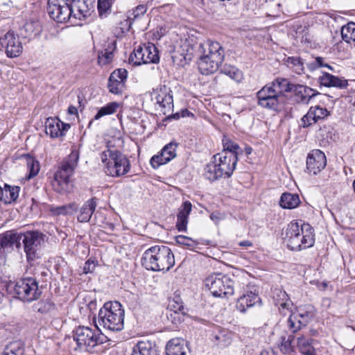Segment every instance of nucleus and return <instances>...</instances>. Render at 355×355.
Instances as JSON below:
<instances>
[{
    "mask_svg": "<svg viewBox=\"0 0 355 355\" xmlns=\"http://www.w3.org/2000/svg\"><path fill=\"white\" fill-rule=\"evenodd\" d=\"M198 54L200 72L203 75H209L219 69L224 60L225 50L219 42L207 40L199 44Z\"/></svg>",
    "mask_w": 355,
    "mask_h": 355,
    "instance_id": "f257e3e1",
    "label": "nucleus"
},
{
    "mask_svg": "<svg viewBox=\"0 0 355 355\" xmlns=\"http://www.w3.org/2000/svg\"><path fill=\"white\" fill-rule=\"evenodd\" d=\"M284 239L291 250L309 248L315 242L313 230L308 223L292 221L286 227Z\"/></svg>",
    "mask_w": 355,
    "mask_h": 355,
    "instance_id": "f03ea898",
    "label": "nucleus"
},
{
    "mask_svg": "<svg viewBox=\"0 0 355 355\" xmlns=\"http://www.w3.org/2000/svg\"><path fill=\"white\" fill-rule=\"evenodd\" d=\"M141 264L148 270L166 272L175 265V257L168 246L154 245L144 252Z\"/></svg>",
    "mask_w": 355,
    "mask_h": 355,
    "instance_id": "7ed1b4c3",
    "label": "nucleus"
},
{
    "mask_svg": "<svg viewBox=\"0 0 355 355\" xmlns=\"http://www.w3.org/2000/svg\"><path fill=\"white\" fill-rule=\"evenodd\" d=\"M238 162L235 155L228 153H217L205 168V176L211 182L220 178H228L232 176Z\"/></svg>",
    "mask_w": 355,
    "mask_h": 355,
    "instance_id": "20e7f679",
    "label": "nucleus"
},
{
    "mask_svg": "<svg viewBox=\"0 0 355 355\" xmlns=\"http://www.w3.org/2000/svg\"><path fill=\"white\" fill-rule=\"evenodd\" d=\"M101 162L105 167V173L112 177H121L130 170V163L128 157L119 150L107 145V149L101 154Z\"/></svg>",
    "mask_w": 355,
    "mask_h": 355,
    "instance_id": "39448f33",
    "label": "nucleus"
},
{
    "mask_svg": "<svg viewBox=\"0 0 355 355\" xmlns=\"http://www.w3.org/2000/svg\"><path fill=\"white\" fill-rule=\"evenodd\" d=\"M98 323L103 328L119 331L124 327V310L119 302H105L98 312Z\"/></svg>",
    "mask_w": 355,
    "mask_h": 355,
    "instance_id": "423d86ee",
    "label": "nucleus"
},
{
    "mask_svg": "<svg viewBox=\"0 0 355 355\" xmlns=\"http://www.w3.org/2000/svg\"><path fill=\"white\" fill-rule=\"evenodd\" d=\"M6 291L12 297L26 302L37 300L41 294L38 290V283L33 277H26L16 282H10L6 285Z\"/></svg>",
    "mask_w": 355,
    "mask_h": 355,
    "instance_id": "0eeeda50",
    "label": "nucleus"
},
{
    "mask_svg": "<svg viewBox=\"0 0 355 355\" xmlns=\"http://www.w3.org/2000/svg\"><path fill=\"white\" fill-rule=\"evenodd\" d=\"M78 159V153L73 150L61 163L52 182V186L56 192L64 193L69 191V180L77 166Z\"/></svg>",
    "mask_w": 355,
    "mask_h": 355,
    "instance_id": "6e6552de",
    "label": "nucleus"
},
{
    "mask_svg": "<svg viewBox=\"0 0 355 355\" xmlns=\"http://www.w3.org/2000/svg\"><path fill=\"white\" fill-rule=\"evenodd\" d=\"M239 278L231 279L221 273H214L205 279V286L215 297H228L234 293L236 281Z\"/></svg>",
    "mask_w": 355,
    "mask_h": 355,
    "instance_id": "1a4fd4ad",
    "label": "nucleus"
},
{
    "mask_svg": "<svg viewBox=\"0 0 355 355\" xmlns=\"http://www.w3.org/2000/svg\"><path fill=\"white\" fill-rule=\"evenodd\" d=\"M246 282L245 278H241L236 281L235 287V290L240 294L236 302V309L241 313H245L248 309L261 303L257 287L247 284Z\"/></svg>",
    "mask_w": 355,
    "mask_h": 355,
    "instance_id": "9d476101",
    "label": "nucleus"
},
{
    "mask_svg": "<svg viewBox=\"0 0 355 355\" xmlns=\"http://www.w3.org/2000/svg\"><path fill=\"white\" fill-rule=\"evenodd\" d=\"M73 338L80 349L85 348L87 350L103 344L105 340V336L101 333L97 327L93 329L79 326L73 331Z\"/></svg>",
    "mask_w": 355,
    "mask_h": 355,
    "instance_id": "9b49d317",
    "label": "nucleus"
},
{
    "mask_svg": "<svg viewBox=\"0 0 355 355\" xmlns=\"http://www.w3.org/2000/svg\"><path fill=\"white\" fill-rule=\"evenodd\" d=\"M44 243L43 234L37 231L22 233L21 245L28 262L40 257L39 252Z\"/></svg>",
    "mask_w": 355,
    "mask_h": 355,
    "instance_id": "f8f14e48",
    "label": "nucleus"
},
{
    "mask_svg": "<svg viewBox=\"0 0 355 355\" xmlns=\"http://www.w3.org/2000/svg\"><path fill=\"white\" fill-rule=\"evenodd\" d=\"M257 104L265 109L277 111L280 108L282 99L267 85L257 93Z\"/></svg>",
    "mask_w": 355,
    "mask_h": 355,
    "instance_id": "ddd939ff",
    "label": "nucleus"
},
{
    "mask_svg": "<svg viewBox=\"0 0 355 355\" xmlns=\"http://www.w3.org/2000/svg\"><path fill=\"white\" fill-rule=\"evenodd\" d=\"M170 87L161 85L153 89L154 98L157 104L160 107V110L164 115L170 116L173 109V98Z\"/></svg>",
    "mask_w": 355,
    "mask_h": 355,
    "instance_id": "4468645a",
    "label": "nucleus"
},
{
    "mask_svg": "<svg viewBox=\"0 0 355 355\" xmlns=\"http://www.w3.org/2000/svg\"><path fill=\"white\" fill-rule=\"evenodd\" d=\"M178 143L171 141L164 146L161 151L150 160L152 167L155 169L171 161L177 156Z\"/></svg>",
    "mask_w": 355,
    "mask_h": 355,
    "instance_id": "2eb2a0df",
    "label": "nucleus"
},
{
    "mask_svg": "<svg viewBox=\"0 0 355 355\" xmlns=\"http://www.w3.org/2000/svg\"><path fill=\"white\" fill-rule=\"evenodd\" d=\"M1 44L8 58H17L22 53L23 47L19 37L12 31H8L1 39Z\"/></svg>",
    "mask_w": 355,
    "mask_h": 355,
    "instance_id": "dca6fc26",
    "label": "nucleus"
},
{
    "mask_svg": "<svg viewBox=\"0 0 355 355\" xmlns=\"http://www.w3.org/2000/svg\"><path fill=\"white\" fill-rule=\"evenodd\" d=\"M327 165V159L324 153L320 150H313L306 158V170L310 174L316 175Z\"/></svg>",
    "mask_w": 355,
    "mask_h": 355,
    "instance_id": "f3484780",
    "label": "nucleus"
},
{
    "mask_svg": "<svg viewBox=\"0 0 355 355\" xmlns=\"http://www.w3.org/2000/svg\"><path fill=\"white\" fill-rule=\"evenodd\" d=\"M47 12L51 19L58 21V23H63L71 21V23L73 18V12L72 5L69 6H60L55 4L47 7Z\"/></svg>",
    "mask_w": 355,
    "mask_h": 355,
    "instance_id": "a211bd4d",
    "label": "nucleus"
},
{
    "mask_svg": "<svg viewBox=\"0 0 355 355\" xmlns=\"http://www.w3.org/2000/svg\"><path fill=\"white\" fill-rule=\"evenodd\" d=\"M329 112L320 105L311 106L308 112L301 119V126L307 128L318 121L325 119Z\"/></svg>",
    "mask_w": 355,
    "mask_h": 355,
    "instance_id": "6ab92c4d",
    "label": "nucleus"
},
{
    "mask_svg": "<svg viewBox=\"0 0 355 355\" xmlns=\"http://www.w3.org/2000/svg\"><path fill=\"white\" fill-rule=\"evenodd\" d=\"M69 128V124L63 123L58 118H48L45 122L46 133L51 138L64 136Z\"/></svg>",
    "mask_w": 355,
    "mask_h": 355,
    "instance_id": "aec40b11",
    "label": "nucleus"
},
{
    "mask_svg": "<svg viewBox=\"0 0 355 355\" xmlns=\"http://www.w3.org/2000/svg\"><path fill=\"white\" fill-rule=\"evenodd\" d=\"M21 232L15 231H7L0 234V239L3 243L6 252L12 251L15 248L20 250L21 248Z\"/></svg>",
    "mask_w": 355,
    "mask_h": 355,
    "instance_id": "412c9836",
    "label": "nucleus"
},
{
    "mask_svg": "<svg viewBox=\"0 0 355 355\" xmlns=\"http://www.w3.org/2000/svg\"><path fill=\"white\" fill-rule=\"evenodd\" d=\"M294 93L295 101L298 103L307 105L311 98L320 94V93L304 85L293 84L292 91Z\"/></svg>",
    "mask_w": 355,
    "mask_h": 355,
    "instance_id": "4be33fe9",
    "label": "nucleus"
},
{
    "mask_svg": "<svg viewBox=\"0 0 355 355\" xmlns=\"http://www.w3.org/2000/svg\"><path fill=\"white\" fill-rule=\"evenodd\" d=\"M93 7L91 1L74 0L72 3L74 19L82 20L89 16Z\"/></svg>",
    "mask_w": 355,
    "mask_h": 355,
    "instance_id": "5701e85b",
    "label": "nucleus"
},
{
    "mask_svg": "<svg viewBox=\"0 0 355 355\" xmlns=\"http://www.w3.org/2000/svg\"><path fill=\"white\" fill-rule=\"evenodd\" d=\"M192 205L189 201H185L178 209L177 214L176 228L179 232H186L189 216L191 211Z\"/></svg>",
    "mask_w": 355,
    "mask_h": 355,
    "instance_id": "b1692460",
    "label": "nucleus"
},
{
    "mask_svg": "<svg viewBox=\"0 0 355 355\" xmlns=\"http://www.w3.org/2000/svg\"><path fill=\"white\" fill-rule=\"evenodd\" d=\"M268 86L280 98L282 99L285 96L286 93L292 91L293 84L284 78L278 77L271 83L267 84Z\"/></svg>",
    "mask_w": 355,
    "mask_h": 355,
    "instance_id": "393cba45",
    "label": "nucleus"
},
{
    "mask_svg": "<svg viewBox=\"0 0 355 355\" xmlns=\"http://www.w3.org/2000/svg\"><path fill=\"white\" fill-rule=\"evenodd\" d=\"M318 81L322 86L327 87L345 89L348 85L347 80L335 76L327 72L322 73V74L319 77Z\"/></svg>",
    "mask_w": 355,
    "mask_h": 355,
    "instance_id": "a878e982",
    "label": "nucleus"
},
{
    "mask_svg": "<svg viewBox=\"0 0 355 355\" xmlns=\"http://www.w3.org/2000/svg\"><path fill=\"white\" fill-rule=\"evenodd\" d=\"M131 355H159V354L154 343L150 340H141L133 347Z\"/></svg>",
    "mask_w": 355,
    "mask_h": 355,
    "instance_id": "bb28decb",
    "label": "nucleus"
},
{
    "mask_svg": "<svg viewBox=\"0 0 355 355\" xmlns=\"http://www.w3.org/2000/svg\"><path fill=\"white\" fill-rule=\"evenodd\" d=\"M97 206L96 198L89 199L80 208L77 220L80 223H87L92 218Z\"/></svg>",
    "mask_w": 355,
    "mask_h": 355,
    "instance_id": "cd10ccee",
    "label": "nucleus"
},
{
    "mask_svg": "<svg viewBox=\"0 0 355 355\" xmlns=\"http://www.w3.org/2000/svg\"><path fill=\"white\" fill-rule=\"evenodd\" d=\"M187 350L184 340L178 338L171 339L166 346V355H187Z\"/></svg>",
    "mask_w": 355,
    "mask_h": 355,
    "instance_id": "c85d7f7f",
    "label": "nucleus"
},
{
    "mask_svg": "<svg viewBox=\"0 0 355 355\" xmlns=\"http://www.w3.org/2000/svg\"><path fill=\"white\" fill-rule=\"evenodd\" d=\"M272 297L277 306H279L283 309H289L293 305L288 294L282 288H275L272 291Z\"/></svg>",
    "mask_w": 355,
    "mask_h": 355,
    "instance_id": "c756f323",
    "label": "nucleus"
},
{
    "mask_svg": "<svg viewBox=\"0 0 355 355\" xmlns=\"http://www.w3.org/2000/svg\"><path fill=\"white\" fill-rule=\"evenodd\" d=\"M20 190L21 188L19 187L5 184L3 188H2L3 195L1 201L5 204H11L15 202L19 197Z\"/></svg>",
    "mask_w": 355,
    "mask_h": 355,
    "instance_id": "7c9ffc66",
    "label": "nucleus"
},
{
    "mask_svg": "<svg viewBox=\"0 0 355 355\" xmlns=\"http://www.w3.org/2000/svg\"><path fill=\"white\" fill-rule=\"evenodd\" d=\"M78 209V206L74 202L62 206L51 205L49 207V211L53 216L71 215L76 212Z\"/></svg>",
    "mask_w": 355,
    "mask_h": 355,
    "instance_id": "2f4dec72",
    "label": "nucleus"
},
{
    "mask_svg": "<svg viewBox=\"0 0 355 355\" xmlns=\"http://www.w3.org/2000/svg\"><path fill=\"white\" fill-rule=\"evenodd\" d=\"M300 204V197L296 193H284L279 200V205L284 209H294Z\"/></svg>",
    "mask_w": 355,
    "mask_h": 355,
    "instance_id": "473e14b6",
    "label": "nucleus"
},
{
    "mask_svg": "<svg viewBox=\"0 0 355 355\" xmlns=\"http://www.w3.org/2000/svg\"><path fill=\"white\" fill-rule=\"evenodd\" d=\"M159 60L157 47L153 44L144 46V64L157 63Z\"/></svg>",
    "mask_w": 355,
    "mask_h": 355,
    "instance_id": "72a5a7b5",
    "label": "nucleus"
},
{
    "mask_svg": "<svg viewBox=\"0 0 355 355\" xmlns=\"http://www.w3.org/2000/svg\"><path fill=\"white\" fill-rule=\"evenodd\" d=\"M116 46L114 43L108 46L103 51L98 53V63L100 65H106L110 63L114 58V51Z\"/></svg>",
    "mask_w": 355,
    "mask_h": 355,
    "instance_id": "f704fd0d",
    "label": "nucleus"
},
{
    "mask_svg": "<svg viewBox=\"0 0 355 355\" xmlns=\"http://www.w3.org/2000/svg\"><path fill=\"white\" fill-rule=\"evenodd\" d=\"M293 314L295 317H297L300 323L302 324L303 327L306 326L314 317L313 307L311 306H308L306 308H300L297 311Z\"/></svg>",
    "mask_w": 355,
    "mask_h": 355,
    "instance_id": "c9c22d12",
    "label": "nucleus"
},
{
    "mask_svg": "<svg viewBox=\"0 0 355 355\" xmlns=\"http://www.w3.org/2000/svg\"><path fill=\"white\" fill-rule=\"evenodd\" d=\"M312 341L313 339H307L304 336L297 338V347L303 355H316Z\"/></svg>",
    "mask_w": 355,
    "mask_h": 355,
    "instance_id": "e433bc0d",
    "label": "nucleus"
},
{
    "mask_svg": "<svg viewBox=\"0 0 355 355\" xmlns=\"http://www.w3.org/2000/svg\"><path fill=\"white\" fill-rule=\"evenodd\" d=\"M220 73L228 76L236 83H241L243 80L242 71L234 66L225 64L220 69Z\"/></svg>",
    "mask_w": 355,
    "mask_h": 355,
    "instance_id": "4c0bfd02",
    "label": "nucleus"
},
{
    "mask_svg": "<svg viewBox=\"0 0 355 355\" xmlns=\"http://www.w3.org/2000/svg\"><path fill=\"white\" fill-rule=\"evenodd\" d=\"M342 39L348 44L355 43V23L349 22L341 28Z\"/></svg>",
    "mask_w": 355,
    "mask_h": 355,
    "instance_id": "58836bf2",
    "label": "nucleus"
},
{
    "mask_svg": "<svg viewBox=\"0 0 355 355\" xmlns=\"http://www.w3.org/2000/svg\"><path fill=\"white\" fill-rule=\"evenodd\" d=\"M223 150L220 153H231L238 157V155L241 154L243 152L242 149L236 143L234 142L227 137H224L223 139Z\"/></svg>",
    "mask_w": 355,
    "mask_h": 355,
    "instance_id": "ea45409f",
    "label": "nucleus"
},
{
    "mask_svg": "<svg viewBox=\"0 0 355 355\" xmlns=\"http://www.w3.org/2000/svg\"><path fill=\"white\" fill-rule=\"evenodd\" d=\"M24 347L19 341H15L8 344L4 349L2 355H24Z\"/></svg>",
    "mask_w": 355,
    "mask_h": 355,
    "instance_id": "a19ab883",
    "label": "nucleus"
},
{
    "mask_svg": "<svg viewBox=\"0 0 355 355\" xmlns=\"http://www.w3.org/2000/svg\"><path fill=\"white\" fill-rule=\"evenodd\" d=\"M119 107V104L116 102L109 103L98 110L94 119L98 120L104 116L112 114L116 112Z\"/></svg>",
    "mask_w": 355,
    "mask_h": 355,
    "instance_id": "79ce46f5",
    "label": "nucleus"
},
{
    "mask_svg": "<svg viewBox=\"0 0 355 355\" xmlns=\"http://www.w3.org/2000/svg\"><path fill=\"white\" fill-rule=\"evenodd\" d=\"M24 30L26 33L25 37H35L42 31L40 23L33 21L26 22L24 26Z\"/></svg>",
    "mask_w": 355,
    "mask_h": 355,
    "instance_id": "37998d69",
    "label": "nucleus"
},
{
    "mask_svg": "<svg viewBox=\"0 0 355 355\" xmlns=\"http://www.w3.org/2000/svg\"><path fill=\"white\" fill-rule=\"evenodd\" d=\"M168 309L175 313H180L184 315L186 313L183 302L179 295H175L172 300H169Z\"/></svg>",
    "mask_w": 355,
    "mask_h": 355,
    "instance_id": "c03bdc74",
    "label": "nucleus"
},
{
    "mask_svg": "<svg viewBox=\"0 0 355 355\" xmlns=\"http://www.w3.org/2000/svg\"><path fill=\"white\" fill-rule=\"evenodd\" d=\"M286 63L296 73L302 74L304 73V62L301 58L288 57L286 60Z\"/></svg>",
    "mask_w": 355,
    "mask_h": 355,
    "instance_id": "a18cd8bd",
    "label": "nucleus"
},
{
    "mask_svg": "<svg viewBox=\"0 0 355 355\" xmlns=\"http://www.w3.org/2000/svg\"><path fill=\"white\" fill-rule=\"evenodd\" d=\"M26 164L28 170V178L31 179L37 175L40 171V164L33 157L30 155H26Z\"/></svg>",
    "mask_w": 355,
    "mask_h": 355,
    "instance_id": "49530a36",
    "label": "nucleus"
},
{
    "mask_svg": "<svg viewBox=\"0 0 355 355\" xmlns=\"http://www.w3.org/2000/svg\"><path fill=\"white\" fill-rule=\"evenodd\" d=\"M294 339L293 335H289L286 336L281 337V343L279 345V349L284 354H290L293 352V347L292 342Z\"/></svg>",
    "mask_w": 355,
    "mask_h": 355,
    "instance_id": "de8ad7c7",
    "label": "nucleus"
},
{
    "mask_svg": "<svg viewBox=\"0 0 355 355\" xmlns=\"http://www.w3.org/2000/svg\"><path fill=\"white\" fill-rule=\"evenodd\" d=\"M216 344L220 347H225L232 343L230 334L227 331H220L214 336Z\"/></svg>",
    "mask_w": 355,
    "mask_h": 355,
    "instance_id": "09e8293b",
    "label": "nucleus"
},
{
    "mask_svg": "<svg viewBox=\"0 0 355 355\" xmlns=\"http://www.w3.org/2000/svg\"><path fill=\"white\" fill-rule=\"evenodd\" d=\"M125 87V83L121 80H117L116 79H112V76H110L108 88L111 93L114 94H121Z\"/></svg>",
    "mask_w": 355,
    "mask_h": 355,
    "instance_id": "8fccbe9b",
    "label": "nucleus"
},
{
    "mask_svg": "<svg viewBox=\"0 0 355 355\" xmlns=\"http://www.w3.org/2000/svg\"><path fill=\"white\" fill-rule=\"evenodd\" d=\"M129 60L135 65L144 64V46H139L130 55Z\"/></svg>",
    "mask_w": 355,
    "mask_h": 355,
    "instance_id": "3c124183",
    "label": "nucleus"
},
{
    "mask_svg": "<svg viewBox=\"0 0 355 355\" xmlns=\"http://www.w3.org/2000/svg\"><path fill=\"white\" fill-rule=\"evenodd\" d=\"M175 240L179 245L185 246L189 249H193L198 244L197 241L191 238L183 235L176 236Z\"/></svg>",
    "mask_w": 355,
    "mask_h": 355,
    "instance_id": "603ef678",
    "label": "nucleus"
},
{
    "mask_svg": "<svg viewBox=\"0 0 355 355\" xmlns=\"http://www.w3.org/2000/svg\"><path fill=\"white\" fill-rule=\"evenodd\" d=\"M147 11V7L144 4L137 6L135 9L130 12L128 16L129 26L132 24V20H135L138 17L144 15Z\"/></svg>",
    "mask_w": 355,
    "mask_h": 355,
    "instance_id": "864d4df0",
    "label": "nucleus"
},
{
    "mask_svg": "<svg viewBox=\"0 0 355 355\" xmlns=\"http://www.w3.org/2000/svg\"><path fill=\"white\" fill-rule=\"evenodd\" d=\"M34 307L37 311L44 313L53 309L54 304L49 300H41L35 304Z\"/></svg>",
    "mask_w": 355,
    "mask_h": 355,
    "instance_id": "5fc2aeb1",
    "label": "nucleus"
},
{
    "mask_svg": "<svg viewBox=\"0 0 355 355\" xmlns=\"http://www.w3.org/2000/svg\"><path fill=\"white\" fill-rule=\"evenodd\" d=\"M287 327L293 334H295L303 327L302 324L300 323L297 317H295L293 313L289 316L287 320Z\"/></svg>",
    "mask_w": 355,
    "mask_h": 355,
    "instance_id": "6e6d98bb",
    "label": "nucleus"
},
{
    "mask_svg": "<svg viewBox=\"0 0 355 355\" xmlns=\"http://www.w3.org/2000/svg\"><path fill=\"white\" fill-rule=\"evenodd\" d=\"M112 79H116L117 80H121L125 83L128 76V71L125 69H118L114 70L110 75Z\"/></svg>",
    "mask_w": 355,
    "mask_h": 355,
    "instance_id": "4d7b16f0",
    "label": "nucleus"
},
{
    "mask_svg": "<svg viewBox=\"0 0 355 355\" xmlns=\"http://www.w3.org/2000/svg\"><path fill=\"white\" fill-rule=\"evenodd\" d=\"M112 6L111 0H98V10L100 15L109 10Z\"/></svg>",
    "mask_w": 355,
    "mask_h": 355,
    "instance_id": "13d9d810",
    "label": "nucleus"
},
{
    "mask_svg": "<svg viewBox=\"0 0 355 355\" xmlns=\"http://www.w3.org/2000/svg\"><path fill=\"white\" fill-rule=\"evenodd\" d=\"M96 268V263L94 260L89 259L85 263L83 272L86 274L92 272Z\"/></svg>",
    "mask_w": 355,
    "mask_h": 355,
    "instance_id": "bf43d9fd",
    "label": "nucleus"
},
{
    "mask_svg": "<svg viewBox=\"0 0 355 355\" xmlns=\"http://www.w3.org/2000/svg\"><path fill=\"white\" fill-rule=\"evenodd\" d=\"M74 0H49L48 6L60 5V6H69L72 5Z\"/></svg>",
    "mask_w": 355,
    "mask_h": 355,
    "instance_id": "052dcab7",
    "label": "nucleus"
},
{
    "mask_svg": "<svg viewBox=\"0 0 355 355\" xmlns=\"http://www.w3.org/2000/svg\"><path fill=\"white\" fill-rule=\"evenodd\" d=\"M210 218L216 224H218L221 220L224 218V215L219 211H215L211 214Z\"/></svg>",
    "mask_w": 355,
    "mask_h": 355,
    "instance_id": "680f3d73",
    "label": "nucleus"
},
{
    "mask_svg": "<svg viewBox=\"0 0 355 355\" xmlns=\"http://www.w3.org/2000/svg\"><path fill=\"white\" fill-rule=\"evenodd\" d=\"M190 115L193 116V114L191 112H189L188 110L185 109V110H182L180 113L178 112V113L175 114L174 115H173L172 118L178 119L180 117H186V116H189Z\"/></svg>",
    "mask_w": 355,
    "mask_h": 355,
    "instance_id": "e2e57ef3",
    "label": "nucleus"
},
{
    "mask_svg": "<svg viewBox=\"0 0 355 355\" xmlns=\"http://www.w3.org/2000/svg\"><path fill=\"white\" fill-rule=\"evenodd\" d=\"M317 63L318 68L327 67L330 70H333L332 67L327 63H324V59L322 57H317Z\"/></svg>",
    "mask_w": 355,
    "mask_h": 355,
    "instance_id": "0e129e2a",
    "label": "nucleus"
},
{
    "mask_svg": "<svg viewBox=\"0 0 355 355\" xmlns=\"http://www.w3.org/2000/svg\"><path fill=\"white\" fill-rule=\"evenodd\" d=\"M307 68L311 71H313L318 69V63H317V58H315L313 61L308 62L306 64Z\"/></svg>",
    "mask_w": 355,
    "mask_h": 355,
    "instance_id": "69168bd1",
    "label": "nucleus"
},
{
    "mask_svg": "<svg viewBox=\"0 0 355 355\" xmlns=\"http://www.w3.org/2000/svg\"><path fill=\"white\" fill-rule=\"evenodd\" d=\"M68 113L70 114H77V109L75 106L70 105L68 107Z\"/></svg>",
    "mask_w": 355,
    "mask_h": 355,
    "instance_id": "338daca9",
    "label": "nucleus"
},
{
    "mask_svg": "<svg viewBox=\"0 0 355 355\" xmlns=\"http://www.w3.org/2000/svg\"><path fill=\"white\" fill-rule=\"evenodd\" d=\"M239 245L241 246H243V247H250V246H252V243L249 241H241Z\"/></svg>",
    "mask_w": 355,
    "mask_h": 355,
    "instance_id": "774afa93",
    "label": "nucleus"
}]
</instances>
